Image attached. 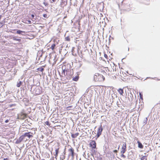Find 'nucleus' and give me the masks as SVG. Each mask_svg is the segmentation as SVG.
Wrapping results in <instances>:
<instances>
[{"label": "nucleus", "instance_id": "13", "mask_svg": "<svg viewBox=\"0 0 160 160\" xmlns=\"http://www.w3.org/2000/svg\"><path fill=\"white\" fill-rule=\"evenodd\" d=\"M59 148L56 149L55 150V153L54 154V156H55V158L57 159V157L58 156V154L59 152Z\"/></svg>", "mask_w": 160, "mask_h": 160}, {"label": "nucleus", "instance_id": "32", "mask_svg": "<svg viewBox=\"0 0 160 160\" xmlns=\"http://www.w3.org/2000/svg\"><path fill=\"white\" fill-rule=\"evenodd\" d=\"M31 17H32V18H34V15H33V14H32L31 15Z\"/></svg>", "mask_w": 160, "mask_h": 160}, {"label": "nucleus", "instance_id": "28", "mask_svg": "<svg viewBox=\"0 0 160 160\" xmlns=\"http://www.w3.org/2000/svg\"><path fill=\"white\" fill-rule=\"evenodd\" d=\"M121 157L123 158H126V156L124 155V153H121Z\"/></svg>", "mask_w": 160, "mask_h": 160}, {"label": "nucleus", "instance_id": "36", "mask_svg": "<svg viewBox=\"0 0 160 160\" xmlns=\"http://www.w3.org/2000/svg\"><path fill=\"white\" fill-rule=\"evenodd\" d=\"M15 40H17V41H19L20 40V39H15Z\"/></svg>", "mask_w": 160, "mask_h": 160}, {"label": "nucleus", "instance_id": "12", "mask_svg": "<svg viewBox=\"0 0 160 160\" xmlns=\"http://www.w3.org/2000/svg\"><path fill=\"white\" fill-rule=\"evenodd\" d=\"M118 91L121 95L123 96V89L119 88L118 90Z\"/></svg>", "mask_w": 160, "mask_h": 160}, {"label": "nucleus", "instance_id": "19", "mask_svg": "<svg viewBox=\"0 0 160 160\" xmlns=\"http://www.w3.org/2000/svg\"><path fill=\"white\" fill-rule=\"evenodd\" d=\"M37 70L39 71H40L41 72H43V71H44V68H37Z\"/></svg>", "mask_w": 160, "mask_h": 160}, {"label": "nucleus", "instance_id": "31", "mask_svg": "<svg viewBox=\"0 0 160 160\" xmlns=\"http://www.w3.org/2000/svg\"><path fill=\"white\" fill-rule=\"evenodd\" d=\"M43 3L46 6H47L48 5V3H47V2H44Z\"/></svg>", "mask_w": 160, "mask_h": 160}, {"label": "nucleus", "instance_id": "20", "mask_svg": "<svg viewBox=\"0 0 160 160\" xmlns=\"http://www.w3.org/2000/svg\"><path fill=\"white\" fill-rule=\"evenodd\" d=\"M56 45L55 44H52L50 47V48L52 50H54Z\"/></svg>", "mask_w": 160, "mask_h": 160}, {"label": "nucleus", "instance_id": "4", "mask_svg": "<svg viewBox=\"0 0 160 160\" xmlns=\"http://www.w3.org/2000/svg\"><path fill=\"white\" fill-rule=\"evenodd\" d=\"M68 151L69 152V156H71L73 158L74 156V149L70 146V148L68 149Z\"/></svg>", "mask_w": 160, "mask_h": 160}, {"label": "nucleus", "instance_id": "7", "mask_svg": "<svg viewBox=\"0 0 160 160\" xmlns=\"http://www.w3.org/2000/svg\"><path fill=\"white\" fill-rule=\"evenodd\" d=\"M90 146L92 149L96 148V143L95 141L94 140L92 141L90 143Z\"/></svg>", "mask_w": 160, "mask_h": 160}, {"label": "nucleus", "instance_id": "38", "mask_svg": "<svg viewBox=\"0 0 160 160\" xmlns=\"http://www.w3.org/2000/svg\"><path fill=\"white\" fill-rule=\"evenodd\" d=\"M2 16L1 15H0V20H1V18H2Z\"/></svg>", "mask_w": 160, "mask_h": 160}, {"label": "nucleus", "instance_id": "3", "mask_svg": "<svg viewBox=\"0 0 160 160\" xmlns=\"http://www.w3.org/2000/svg\"><path fill=\"white\" fill-rule=\"evenodd\" d=\"M33 134L31 132H28L25 133L23 135L21 136L23 139H24L26 137H28L29 139H30L31 138H32L33 137Z\"/></svg>", "mask_w": 160, "mask_h": 160}, {"label": "nucleus", "instance_id": "9", "mask_svg": "<svg viewBox=\"0 0 160 160\" xmlns=\"http://www.w3.org/2000/svg\"><path fill=\"white\" fill-rule=\"evenodd\" d=\"M104 8V4L103 2L100 3L98 5V9L99 10H103Z\"/></svg>", "mask_w": 160, "mask_h": 160}, {"label": "nucleus", "instance_id": "14", "mask_svg": "<svg viewBox=\"0 0 160 160\" xmlns=\"http://www.w3.org/2000/svg\"><path fill=\"white\" fill-rule=\"evenodd\" d=\"M137 142L138 144V147L140 148H143V146L142 144L139 141H138Z\"/></svg>", "mask_w": 160, "mask_h": 160}, {"label": "nucleus", "instance_id": "11", "mask_svg": "<svg viewBox=\"0 0 160 160\" xmlns=\"http://www.w3.org/2000/svg\"><path fill=\"white\" fill-rule=\"evenodd\" d=\"M23 139L22 138V136H20L18 139L16 141V143L18 144L21 142V141H22L23 140Z\"/></svg>", "mask_w": 160, "mask_h": 160}, {"label": "nucleus", "instance_id": "8", "mask_svg": "<svg viewBox=\"0 0 160 160\" xmlns=\"http://www.w3.org/2000/svg\"><path fill=\"white\" fill-rule=\"evenodd\" d=\"M27 114L25 113L21 112L18 116V118L20 119L23 120L26 118Z\"/></svg>", "mask_w": 160, "mask_h": 160}, {"label": "nucleus", "instance_id": "24", "mask_svg": "<svg viewBox=\"0 0 160 160\" xmlns=\"http://www.w3.org/2000/svg\"><path fill=\"white\" fill-rule=\"evenodd\" d=\"M45 123L46 125H48L49 126H50V124L49 123V122L48 121H46L45 122Z\"/></svg>", "mask_w": 160, "mask_h": 160}, {"label": "nucleus", "instance_id": "6", "mask_svg": "<svg viewBox=\"0 0 160 160\" xmlns=\"http://www.w3.org/2000/svg\"><path fill=\"white\" fill-rule=\"evenodd\" d=\"M127 145L126 143H124L122 145L121 148V153H124L126 151Z\"/></svg>", "mask_w": 160, "mask_h": 160}, {"label": "nucleus", "instance_id": "26", "mask_svg": "<svg viewBox=\"0 0 160 160\" xmlns=\"http://www.w3.org/2000/svg\"><path fill=\"white\" fill-rule=\"evenodd\" d=\"M120 75H119L120 76H121V77H122V75H123V72L121 70L120 71Z\"/></svg>", "mask_w": 160, "mask_h": 160}, {"label": "nucleus", "instance_id": "15", "mask_svg": "<svg viewBox=\"0 0 160 160\" xmlns=\"http://www.w3.org/2000/svg\"><path fill=\"white\" fill-rule=\"evenodd\" d=\"M79 78V76L78 75L77 76H76L75 77H74L73 78L72 80L75 81H77Z\"/></svg>", "mask_w": 160, "mask_h": 160}, {"label": "nucleus", "instance_id": "2", "mask_svg": "<svg viewBox=\"0 0 160 160\" xmlns=\"http://www.w3.org/2000/svg\"><path fill=\"white\" fill-rule=\"evenodd\" d=\"M93 79L95 82H102L105 80L104 77L98 73H96L93 76Z\"/></svg>", "mask_w": 160, "mask_h": 160}, {"label": "nucleus", "instance_id": "23", "mask_svg": "<svg viewBox=\"0 0 160 160\" xmlns=\"http://www.w3.org/2000/svg\"><path fill=\"white\" fill-rule=\"evenodd\" d=\"M119 148H120V146H119L118 147V150H114L113 151V152H115V153H117L118 152V150H119Z\"/></svg>", "mask_w": 160, "mask_h": 160}, {"label": "nucleus", "instance_id": "1", "mask_svg": "<svg viewBox=\"0 0 160 160\" xmlns=\"http://www.w3.org/2000/svg\"><path fill=\"white\" fill-rule=\"evenodd\" d=\"M65 67V66H64L62 67V74L64 76V77H66L67 79H68L69 78H70L72 74H71V71L70 69L66 68Z\"/></svg>", "mask_w": 160, "mask_h": 160}, {"label": "nucleus", "instance_id": "22", "mask_svg": "<svg viewBox=\"0 0 160 160\" xmlns=\"http://www.w3.org/2000/svg\"><path fill=\"white\" fill-rule=\"evenodd\" d=\"M139 95L140 99L142 100H143V95L141 92H139Z\"/></svg>", "mask_w": 160, "mask_h": 160}, {"label": "nucleus", "instance_id": "33", "mask_svg": "<svg viewBox=\"0 0 160 160\" xmlns=\"http://www.w3.org/2000/svg\"><path fill=\"white\" fill-rule=\"evenodd\" d=\"M9 122V120H6L5 121V122L6 123H7L8 122Z\"/></svg>", "mask_w": 160, "mask_h": 160}, {"label": "nucleus", "instance_id": "18", "mask_svg": "<svg viewBox=\"0 0 160 160\" xmlns=\"http://www.w3.org/2000/svg\"><path fill=\"white\" fill-rule=\"evenodd\" d=\"M144 159H145L146 160H147V156H142L140 158L141 160H144Z\"/></svg>", "mask_w": 160, "mask_h": 160}, {"label": "nucleus", "instance_id": "25", "mask_svg": "<svg viewBox=\"0 0 160 160\" xmlns=\"http://www.w3.org/2000/svg\"><path fill=\"white\" fill-rule=\"evenodd\" d=\"M104 57L106 58L107 59H108V55L106 53H105V52H104Z\"/></svg>", "mask_w": 160, "mask_h": 160}, {"label": "nucleus", "instance_id": "35", "mask_svg": "<svg viewBox=\"0 0 160 160\" xmlns=\"http://www.w3.org/2000/svg\"><path fill=\"white\" fill-rule=\"evenodd\" d=\"M3 160H8V158H4L3 159Z\"/></svg>", "mask_w": 160, "mask_h": 160}, {"label": "nucleus", "instance_id": "34", "mask_svg": "<svg viewBox=\"0 0 160 160\" xmlns=\"http://www.w3.org/2000/svg\"><path fill=\"white\" fill-rule=\"evenodd\" d=\"M2 23L1 22H0V26L2 27Z\"/></svg>", "mask_w": 160, "mask_h": 160}, {"label": "nucleus", "instance_id": "10", "mask_svg": "<svg viewBox=\"0 0 160 160\" xmlns=\"http://www.w3.org/2000/svg\"><path fill=\"white\" fill-rule=\"evenodd\" d=\"M79 134L78 132H77L75 133V134H71V137L72 138H76L79 135Z\"/></svg>", "mask_w": 160, "mask_h": 160}, {"label": "nucleus", "instance_id": "16", "mask_svg": "<svg viewBox=\"0 0 160 160\" xmlns=\"http://www.w3.org/2000/svg\"><path fill=\"white\" fill-rule=\"evenodd\" d=\"M22 82L21 81H19V82H18L17 84V86L18 87H19L21 85Z\"/></svg>", "mask_w": 160, "mask_h": 160}, {"label": "nucleus", "instance_id": "5", "mask_svg": "<svg viewBox=\"0 0 160 160\" xmlns=\"http://www.w3.org/2000/svg\"><path fill=\"white\" fill-rule=\"evenodd\" d=\"M102 130L103 129L102 125H101L98 128L97 132V138H98L101 134Z\"/></svg>", "mask_w": 160, "mask_h": 160}, {"label": "nucleus", "instance_id": "29", "mask_svg": "<svg viewBox=\"0 0 160 160\" xmlns=\"http://www.w3.org/2000/svg\"><path fill=\"white\" fill-rule=\"evenodd\" d=\"M66 40L67 41H70V38L69 37H67L66 38Z\"/></svg>", "mask_w": 160, "mask_h": 160}, {"label": "nucleus", "instance_id": "37", "mask_svg": "<svg viewBox=\"0 0 160 160\" xmlns=\"http://www.w3.org/2000/svg\"><path fill=\"white\" fill-rule=\"evenodd\" d=\"M52 2H54L56 1V0H52Z\"/></svg>", "mask_w": 160, "mask_h": 160}, {"label": "nucleus", "instance_id": "17", "mask_svg": "<svg viewBox=\"0 0 160 160\" xmlns=\"http://www.w3.org/2000/svg\"><path fill=\"white\" fill-rule=\"evenodd\" d=\"M72 106H68L66 108V110L69 111L72 109Z\"/></svg>", "mask_w": 160, "mask_h": 160}, {"label": "nucleus", "instance_id": "39", "mask_svg": "<svg viewBox=\"0 0 160 160\" xmlns=\"http://www.w3.org/2000/svg\"><path fill=\"white\" fill-rule=\"evenodd\" d=\"M117 147V145H115V146L114 147L115 148H116Z\"/></svg>", "mask_w": 160, "mask_h": 160}, {"label": "nucleus", "instance_id": "40", "mask_svg": "<svg viewBox=\"0 0 160 160\" xmlns=\"http://www.w3.org/2000/svg\"><path fill=\"white\" fill-rule=\"evenodd\" d=\"M100 14L102 16V14L101 13Z\"/></svg>", "mask_w": 160, "mask_h": 160}, {"label": "nucleus", "instance_id": "27", "mask_svg": "<svg viewBox=\"0 0 160 160\" xmlns=\"http://www.w3.org/2000/svg\"><path fill=\"white\" fill-rule=\"evenodd\" d=\"M22 31H21L20 30H18L17 31V33L18 34H20L21 33V32H22Z\"/></svg>", "mask_w": 160, "mask_h": 160}, {"label": "nucleus", "instance_id": "30", "mask_svg": "<svg viewBox=\"0 0 160 160\" xmlns=\"http://www.w3.org/2000/svg\"><path fill=\"white\" fill-rule=\"evenodd\" d=\"M65 156L64 155L62 158H61L62 160H63L65 158Z\"/></svg>", "mask_w": 160, "mask_h": 160}, {"label": "nucleus", "instance_id": "21", "mask_svg": "<svg viewBox=\"0 0 160 160\" xmlns=\"http://www.w3.org/2000/svg\"><path fill=\"white\" fill-rule=\"evenodd\" d=\"M43 17L46 18H47L49 16L48 14H44L43 15Z\"/></svg>", "mask_w": 160, "mask_h": 160}]
</instances>
